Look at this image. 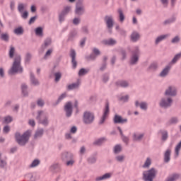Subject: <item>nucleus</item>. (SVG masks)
Segmentation results:
<instances>
[{
  "instance_id": "nucleus-1",
  "label": "nucleus",
  "mask_w": 181,
  "mask_h": 181,
  "mask_svg": "<svg viewBox=\"0 0 181 181\" xmlns=\"http://www.w3.org/2000/svg\"><path fill=\"white\" fill-rule=\"evenodd\" d=\"M21 62L22 57H21V55L16 54L12 66L8 70V74H11V76H13V74H16L17 73L22 74V73H23V67H22V65L21 64Z\"/></svg>"
},
{
  "instance_id": "nucleus-2",
  "label": "nucleus",
  "mask_w": 181,
  "mask_h": 181,
  "mask_svg": "<svg viewBox=\"0 0 181 181\" xmlns=\"http://www.w3.org/2000/svg\"><path fill=\"white\" fill-rule=\"evenodd\" d=\"M29 138H30V132L29 131L24 132L22 135L19 132L15 134L16 141L20 146H25L29 142Z\"/></svg>"
},
{
  "instance_id": "nucleus-3",
  "label": "nucleus",
  "mask_w": 181,
  "mask_h": 181,
  "mask_svg": "<svg viewBox=\"0 0 181 181\" xmlns=\"http://www.w3.org/2000/svg\"><path fill=\"white\" fill-rule=\"evenodd\" d=\"M158 175V170L155 168H152L150 170L144 171L143 173V180L144 181H153V179L156 177Z\"/></svg>"
},
{
  "instance_id": "nucleus-4",
  "label": "nucleus",
  "mask_w": 181,
  "mask_h": 181,
  "mask_svg": "<svg viewBox=\"0 0 181 181\" xmlns=\"http://www.w3.org/2000/svg\"><path fill=\"white\" fill-rule=\"evenodd\" d=\"M36 119L39 124H42L45 127H47V125H49V117L46 114H45L43 110H39L37 112Z\"/></svg>"
},
{
  "instance_id": "nucleus-5",
  "label": "nucleus",
  "mask_w": 181,
  "mask_h": 181,
  "mask_svg": "<svg viewBox=\"0 0 181 181\" xmlns=\"http://www.w3.org/2000/svg\"><path fill=\"white\" fill-rule=\"evenodd\" d=\"M173 105V99L171 97L165 96L160 99L159 102V105L160 108H170Z\"/></svg>"
},
{
  "instance_id": "nucleus-6",
  "label": "nucleus",
  "mask_w": 181,
  "mask_h": 181,
  "mask_svg": "<svg viewBox=\"0 0 181 181\" xmlns=\"http://www.w3.org/2000/svg\"><path fill=\"white\" fill-rule=\"evenodd\" d=\"M95 119V116L94 115V113L90 111L84 112L83 116V122L86 125H90V124H93V122H94Z\"/></svg>"
},
{
  "instance_id": "nucleus-7",
  "label": "nucleus",
  "mask_w": 181,
  "mask_h": 181,
  "mask_svg": "<svg viewBox=\"0 0 181 181\" xmlns=\"http://www.w3.org/2000/svg\"><path fill=\"white\" fill-rule=\"evenodd\" d=\"M71 11V6H66L64 7V9L59 13V23H63L66 19V16L69 15V13Z\"/></svg>"
},
{
  "instance_id": "nucleus-8",
  "label": "nucleus",
  "mask_w": 181,
  "mask_h": 181,
  "mask_svg": "<svg viewBox=\"0 0 181 181\" xmlns=\"http://www.w3.org/2000/svg\"><path fill=\"white\" fill-rule=\"evenodd\" d=\"M110 114V102L108 100H106L105 106L103 111V115L100 118V120L99 121V125H103L104 122H105V119H107V117H108V115Z\"/></svg>"
},
{
  "instance_id": "nucleus-9",
  "label": "nucleus",
  "mask_w": 181,
  "mask_h": 181,
  "mask_svg": "<svg viewBox=\"0 0 181 181\" xmlns=\"http://www.w3.org/2000/svg\"><path fill=\"white\" fill-rule=\"evenodd\" d=\"M84 12H86V8H84L83 1H77L76 4L75 14L78 15V16H81L82 15H84Z\"/></svg>"
},
{
  "instance_id": "nucleus-10",
  "label": "nucleus",
  "mask_w": 181,
  "mask_h": 181,
  "mask_svg": "<svg viewBox=\"0 0 181 181\" xmlns=\"http://www.w3.org/2000/svg\"><path fill=\"white\" fill-rule=\"evenodd\" d=\"M104 21L110 33H112V28H114V18L112 16H105L104 18Z\"/></svg>"
},
{
  "instance_id": "nucleus-11",
  "label": "nucleus",
  "mask_w": 181,
  "mask_h": 181,
  "mask_svg": "<svg viewBox=\"0 0 181 181\" xmlns=\"http://www.w3.org/2000/svg\"><path fill=\"white\" fill-rule=\"evenodd\" d=\"M165 95L167 97H176L177 95V89L175 86H169L165 91Z\"/></svg>"
},
{
  "instance_id": "nucleus-12",
  "label": "nucleus",
  "mask_w": 181,
  "mask_h": 181,
  "mask_svg": "<svg viewBox=\"0 0 181 181\" xmlns=\"http://www.w3.org/2000/svg\"><path fill=\"white\" fill-rule=\"evenodd\" d=\"M64 110L66 112V117L70 118L73 114V104L71 102H67L64 105Z\"/></svg>"
},
{
  "instance_id": "nucleus-13",
  "label": "nucleus",
  "mask_w": 181,
  "mask_h": 181,
  "mask_svg": "<svg viewBox=\"0 0 181 181\" xmlns=\"http://www.w3.org/2000/svg\"><path fill=\"white\" fill-rule=\"evenodd\" d=\"M113 122L114 124H127V122H128V119H124L122 118V116L115 115L113 118Z\"/></svg>"
},
{
  "instance_id": "nucleus-14",
  "label": "nucleus",
  "mask_w": 181,
  "mask_h": 181,
  "mask_svg": "<svg viewBox=\"0 0 181 181\" xmlns=\"http://www.w3.org/2000/svg\"><path fill=\"white\" fill-rule=\"evenodd\" d=\"M61 158L64 162H66L70 160V159H73L74 155H73L71 152L64 151L62 153Z\"/></svg>"
},
{
  "instance_id": "nucleus-15",
  "label": "nucleus",
  "mask_w": 181,
  "mask_h": 181,
  "mask_svg": "<svg viewBox=\"0 0 181 181\" xmlns=\"http://www.w3.org/2000/svg\"><path fill=\"white\" fill-rule=\"evenodd\" d=\"M78 33L77 32V30L74 29L71 30L68 35V38L66 40V42H74V39L77 37V35Z\"/></svg>"
},
{
  "instance_id": "nucleus-16",
  "label": "nucleus",
  "mask_w": 181,
  "mask_h": 181,
  "mask_svg": "<svg viewBox=\"0 0 181 181\" xmlns=\"http://www.w3.org/2000/svg\"><path fill=\"white\" fill-rule=\"evenodd\" d=\"M69 56L71 58L72 69H76L77 67V61L76 60V50L71 49Z\"/></svg>"
},
{
  "instance_id": "nucleus-17",
  "label": "nucleus",
  "mask_w": 181,
  "mask_h": 181,
  "mask_svg": "<svg viewBox=\"0 0 181 181\" xmlns=\"http://www.w3.org/2000/svg\"><path fill=\"white\" fill-rule=\"evenodd\" d=\"M116 87H122V88H127L129 87V83L125 80H119L115 82Z\"/></svg>"
},
{
  "instance_id": "nucleus-18",
  "label": "nucleus",
  "mask_w": 181,
  "mask_h": 181,
  "mask_svg": "<svg viewBox=\"0 0 181 181\" xmlns=\"http://www.w3.org/2000/svg\"><path fill=\"white\" fill-rule=\"evenodd\" d=\"M159 134L161 135V141H163V142H166L168 141V138H169V133L168 132V130L160 129L159 131Z\"/></svg>"
},
{
  "instance_id": "nucleus-19",
  "label": "nucleus",
  "mask_w": 181,
  "mask_h": 181,
  "mask_svg": "<svg viewBox=\"0 0 181 181\" xmlns=\"http://www.w3.org/2000/svg\"><path fill=\"white\" fill-rule=\"evenodd\" d=\"M144 136H145L144 134H138V133H134L132 138L133 141L134 142H141L142 139H144Z\"/></svg>"
},
{
  "instance_id": "nucleus-20",
  "label": "nucleus",
  "mask_w": 181,
  "mask_h": 181,
  "mask_svg": "<svg viewBox=\"0 0 181 181\" xmlns=\"http://www.w3.org/2000/svg\"><path fill=\"white\" fill-rule=\"evenodd\" d=\"M30 81L33 86H39L40 84L39 80L36 78L35 74H33V72L30 73Z\"/></svg>"
},
{
  "instance_id": "nucleus-21",
  "label": "nucleus",
  "mask_w": 181,
  "mask_h": 181,
  "mask_svg": "<svg viewBox=\"0 0 181 181\" xmlns=\"http://www.w3.org/2000/svg\"><path fill=\"white\" fill-rule=\"evenodd\" d=\"M117 130L119 131L121 138L123 141V142H124V144H126V145H128L129 142V138H128V136L124 135V133L122 132V129H121L120 127H117Z\"/></svg>"
},
{
  "instance_id": "nucleus-22",
  "label": "nucleus",
  "mask_w": 181,
  "mask_h": 181,
  "mask_svg": "<svg viewBox=\"0 0 181 181\" xmlns=\"http://www.w3.org/2000/svg\"><path fill=\"white\" fill-rule=\"evenodd\" d=\"M102 43L103 45H105L106 46H115V44L117 43V40L110 38L109 40H103L102 41Z\"/></svg>"
},
{
  "instance_id": "nucleus-23",
  "label": "nucleus",
  "mask_w": 181,
  "mask_h": 181,
  "mask_svg": "<svg viewBox=\"0 0 181 181\" xmlns=\"http://www.w3.org/2000/svg\"><path fill=\"white\" fill-rule=\"evenodd\" d=\"M180 178V174L173 173L171 175L168 176L165 181H177Z\"/></svg>"
},
{
  "instance_id": "nucleus-24",
  "label": "nucleus",
  "mask_w": 181,
  "mask_h": 181,
  "mask_svg": "<svg viewBox=\"0 0 181 181\" xmlns=\"http://www.w3.org/2000/svg\"><path fill=\"white\" fill-rule=\"evenodd\" d=\"M50 45H52V38L47 37L44 40V43L41 45V49L45 50V49H47Z\"/></svg>"
},
{
  "instance_id": "nucleus-25",
  "label": "nucleus",
  "mask_w": 181,
  "mask_h": 181,
  "mask_svg": "<svg viewBox=\"0 0 181 181\" xmlns=\"http://www.w3.org/2000/svg\"><path fill=\"white\" fill-rule=\"evenodd\" d=\"M111 176H112V174L111 173H107L104 174L102 176L97 177L95 178V181L107 180V179L111 178Z\"/></svg>"
},
{
  "instance_id": "nucleus-26",
  "label": "nucleus",
  "mask_w": 181,
  "mask_h": 181,
  "mask_svg": "<svg viewBox=\"0 0 181 181\" xmlns=\"http://www.w3.org/2000/svg\"><path fill=\"white\" fill-rule=\"evenodd\" d=\"M172 153V151L170 149H167L166 151L164 153V162L165 163H169L170 162V153Z\"/></svg>"
},
{
  "instance_id": "nucleus-27",
  "label": "nucleus",
  "mask_w": 181,
  "mask_h": 181,
  "mask_svg": "<svg viewBox=\"0 0 181 181\" xmlns=\"http://www.w3.org/2000/svg\"><path fill=\"white\" fill-rule=\"evenodd\" d=\"M87 162L89 165H93L97 162V153H94L87 158Z\"/></svg>"
},
{
  "instance_id": "nucleus-28",
  "label": "nucleus",
  "mask_w": 181,
  "mask_h": 181,
  "mask_svg": "<svg viewBox=\"0 0 181 181\" xmlns=\"http://www.w3.org/2000/svg\"><path fill=\"white\" fill-rule=\"evenodd\" d=\"M45 134V129H37L34 134V139H37L38 138H42Z\"/></svg>"
},
{
  "instance_id": "nucleus-29",
  "label": "nucleus",
  "mask_w": 181,
  "mask_h": 181,
  "mask_svg": "<svg viewBox=\"0 0 181 181\" xmlns=\"http://www.w3.org/2000/svg\"><path fill=\"white\" fill-rule=\"evenodd\" d=\"M170 71V66H165L163 71L160 73V77H166Z\"/></svg>"
},
{
  "instance_id": "nucleus-30",
  "label": "nucleus",
  "mask_w": 181,
  "mask_h": 181,
  "mask_svg": "<svg viewBox=\"0 0 181 181\" xmlns=\"http://www.w3.org/2000/svg\"><path fill=\"white\" fill-rule=\"evenodd\" d=\"M158 62L151 63L147 69V71H156L158 70Z\"/></svg>"
},
{
  "instance_id": "nucleus-31",
  "label": "nucleus",
  "mask_w": 181,
  "mask_h": 181,
  "mask_svg": "<svg viewBox=\"0 0 181 181\" xmlns=\"http://www.w3.org/2000/svg\"><path fill=\"white\" fill-rule=\"evenodd\" d=\"M138 62H139V57L136 55H132L130 58V64L132 66H135V64H138Z\"/></svg>"
},
{
  "instance_id": "nucleus-32",
  "label": "nucleus",
  "mask_w": 181,
  "mask_h": 181,
  "mask_svg": "<svg viewBox=\"0 0 181 181\" xmlns=\"http://www.w3.org/2000/svg\"><path fill=\"white\" fill-rule=\"evenodd\" d=\"M21 90L23 97H28L29 95V92H28V85L25 83L21 85Z\"/></svg>"
},
{
  "instance_id": "nucleus-33",
  "label": "nucleus",
  "mask_w": 181,
  "mask_h": 181,
  "mask_svg": "<svg viewBox=\"0 0 181 181\" xmlns=\"http://www.w3.org/2000/svg\"><path fill=\"white\" fill-rule=\"evenodd\" d=\"M169 36H170L169 34L160 35L156 39L155 43L156 45H159V43H160L162 40H165V39H166L167 37H169Z\"/></svg>"
},
{
  "instance_id": "nucleus-34",
  "label": "nucleus",
  "mask_w": 181,
  "mask_h": 181,
  "mask_svg": "<svg viewBox=\"0 0 181 181\" xmlns=\"http://www.w3.org/2000/svg\"><path fill=\"white\" fill-rule=\"evenodd\" d=\"M35 33L36 36H38V37H43V28L42 27H37L35 29Z\"/></svg>"
},
{
  "instance_id": "nucleus-35",
  "label": "nucleus",
  "mask_w": 181,
  "mask_h": 181,
  "mask_svg": "<svg viewBox=\"0 0 181 181\" xmlns=\"http://www.w3.org/2000/svg\"><path fill=\"white\" fill-rule=\"evenodd\" d=\"M139 105H140L141 110H144L145 111L146 110H148V105L146 104V103L142 102L139 105V101L136 100L135 102V107H139Z\"/></svg>"
},
{
  "instance_id": "nucleus-36",
  "label": "nucleus",
  "mask_w": 181,
  "mask_h": 181,
  "mask_svg": "<svg viewBox=\"0 0 181 181\" xmlns=\"http://www.w3.org/2000/svg\"><path fill=\"white\" fill-rule=\"evenodd\" d=\"M117 13L119 15V21L122 23L124 21H125V15H124V11H122V8H118Z\"/></svg>"
},
{
  "instance_id": "nucleus-37",
  "label": "nucleus",
  "mask_w": 181,
  "mask_h": 181,
  "mask_svg": "<svg viewBox=\"0 0 181 181\" xmlns=\"http://www.w3.org/2000/svg\"><path fill=\"white\" fill-rule=\"evenodd\" d=\"M53 76L54 77L55 83H59V81H60V80H62V72H60V71L54 72Z\"/></svg>"
},
{
  "instance_id": "nucleus-38",
  "label": "nucleus",
  "mask_w": 181,
  "mask_h": 181,
  "mask_svg": "<svg viewBox=\"0 0 181 181\" xmlns=\"http://www.w3.org/2000/svg\"><path fill=\"white\" fill-rule=\"evenodd\" d=\"M141 37V36L139 35V33H136V32H134L132 35H131V40L132 42H138V40Z\"/></svg>"
},
{
  "instance_id": "nucleus-39",
  "label": "nucleus",
  "mask_w": 181,
  "mask_h": 181,
  "mask_svg": "<svg viewBox=\"0 0 181 181\" xmlns=\"http://www.w3.org/2000/svg\"><path fill=\"white\" fill-rule=\"evenodd\" d=\"M176 21V17L173 16L167 20H165L163 23V25H170V23H173V22Z\"/></svg>"
},
{
  "instance_id": "nucleus-40",
  "label": "nucleus",
  "mask_w": 181,
  "mask_h": 181,
  "mask_svg": "<svg viewBox=\"0 0 181 181\" xmlns=\"http://www.w3.org/2000/svg\"><path fill=\"white\" fill-rule=\"evenodd\" d=\"M119 52V54L122 55V60H125V59H127V49L120 48Z\"/></svg>"
},
{
  "instance_id": "nucleus-41",
  "label": "nucleus",
  "mask_w": 181,
  "mask_h": 181,
  "mask_svg": "<svg viewBox=\"0 0 181 181\" xmlns=\"http://www.w3.org/2000/svg\"><path fill=\"white\" fill-rule=\"evenodd\" d=\"M30 60H32V54H30V52H28L25 56V64H29L30 63Z\"/></svg>"
},
{
  "instance_id": "nucleus-42",
  "label": "nucleus",
  "mask_w": 181,
  "mask_h": 181,
  "mask_svg": "<svg viewBox=\"0 0 181 181\" xmlns=\"http://www.w3.org/2000/svg\"><path fill=\"white\" fill-rule=\"evenodd\" d=\"M0 39L4 42H9V35L8 33H2L0 36Z\"/></svg>"
},
{
  "instance_id": "nucleus-43",
  "label": "nucleus",
  "mask_w": 181,
  "mask_h": 181,
  "mask_svg": "<svg viewBox=\"0 0 181 181\" xmlns=\"http://www.w3.org/2000/svg\"><path fill=\"white\" fill-rule=\"evenodd\" d=\"M90 71V69H86L84 68H81L78 71V76L79 77H81L82 76H86Z\"/></svg>"
},
{
  "instance_id": "nucleus-44",
  "label": "nucleus",
  "mask_w": 181,
  "mask_h": 181,
  "mask_svg": "<svg viewBox=\"0 0 181 181\" xmlns=\"http://www.w3.org/2000/svg\"><path fill=\"white\" fill-rule=\"evenodd\" d=\"M180 58H181V52L177 54L174 57V58H173V59H172V61H171V63H172L173 64H175L177 63V61H178Z\"/></svg>"
},
{
  "instance_id": "nucleus-45",
  "label": "nucleus",
  "mask_w": 181,
  "mask_h": 181,
  "mask_svg": "<svg viewBox=\"0 0 181 181\" xmlns=\"http://www.w3.org/2000/svg\"><path fill=\"white\" fill-rule=\"evenodd\" d=\"M122 151V147H121V145L117 144L115 146L114 148V153H115L116 155L121 153Z\"/></svg>"
},
{
  "instance_id": "nucleus-46",
  "label": "nucleus",
  "mask_w": 181,
  "mask_h": 181,
  "mask_svg": "<svg viewBox=\"0 0 181 181\" xmlns=\"http://www.w3.org/2000/svg\"><path fill=\"white\" fill-rule=\"evenodd\" d=\"M39 165H40V160L35 159L30 165V168H36V166H39Z\"/></svg>"
},
{
  "instance_id": "nucleus-47",
  "label": "nucleus",
  "mask_w": 181,
  "mask_h": 181,
  "mask_svg": "<svg viewBox=\"0 0 181 181\" xmlns=\"http://www.w3.org/2000/svg\"><path fill=\"white\" fill-rule=\"evenodd\" d=\"M8 56H9L10 59H13V56H15V47H13V46L10 47Z\"/></svg>"
},
{
  "instance_id": "nucleus-48",
  "label": "nucleus",
  "mask_w": 181,
  "mask_h": 181,
  "mask_svg": "<svg viewBox=\"0 0 181 181\" xmlns=\"http://www.w3.org/2000/svg\"><path fill=\"white\" fill-rule=\"evenodd\" d=\"M104 141H105V138H104V137L100 138V139L95 141L93 142V145H98V146L103 145V144H104Z\"/></svg>"
},
{
  "instance_id": "nucleus-49",
  "label": "nucleus",
  "mask_w": 181,
  "mask_h": 181,
  "mask_svg": "<svg viewBox=\"0 0 181 181\" xmlns=\"http://www.w3.org/2000/svg\"><path fill=\"white\" fill-rule=\"evenodd\" d=\"M64 98H66V93H62L57 99V100L56 101L54 105H57L59 104H60V103H62V100H64Z\"/></svg>"
},
{
  "instance_id": "nucleus-50",
  "label": "nucleus",
  "mask_w": 181,
  "mask_h": 181,
  "mask_svg": "<svg viewBox=\"0 0 181 181\" xmlns=\"http://www.w3.org/2000/svg\"><path fill=\"white\" fill-rule=\"evenodd\" d=\"M23 32H24V30H23V28L22 27H18L14 30V33L16 35H23Z\"/></svg>"
},
{
  "instance_id": "nucleus-51",
  "label": "nucleus",
  "mask_w": 181,
  "mask_h": 181,
  "mask_svg": "<svg viewBox=\"0 0 181 181\" xmlns=\"http://www.w3.org/2000/svg\"><path fill=\"white\" fill-rule=\"evenodd\" d=\"M52 53H53V49H49L45 54L44 55V60H47V57H49V56H52Z\"/></svg>"
},
{
  "instance_id": "nucleus-52",
  "label": "nucleus",
  "mask_w": 181,
  "mask_h": 181,
  "mask_svg": "<svg viewBox=\"0 0 181 181\" xmlns=\"http://www.w3.org/2000/svg\"><path fill=\"white\" fill-rule=\"evenodd\" d=\"M139 47H135L134 49L132 52V56H139Z\"/></svg>"
},
{
  "instance_id": "nucleus-53",
  "label": "nucleus",
  "mask_w": 181,
  "mask_h": 181,
  "mask_svg": "<svg viewBox=\"0 0 181 181\" xmlns=\"http://www.w3.org/2000/svg\"><path fill=\"white\" fill-rule=\"evenodd\" d=\"M78 87V83H75L72 84H69L67 86V90H74V88H77Z\"/></svg>"
},
{
  "instance_id": "nucleus-54",
  "label": "nucleus",
  "mask_w": 181,
  "mask_h": 181,
  "mask_svg": "<svg viewBox=\"0 0 181 181\" xmlns=\"http://www.w3.org/2000/svg\"><path fill=\"white\" fill-rule=\"evenodd\" d=\"M25 179H27L28 181H35L36 179L35 177H33V175L32 173H29L25 175Z\"/></svg>"
},
{
  "instance_id": "nucleus-55",
  "label": "nucleus",
  "mask_w": 181,
  "mask_h": 181,
  "mask_svg": "<svg viewBox=\"0 0 181 181\" xmlns=\"http://www.w3.org/2000/svg\"><path fill=\"white\" fill-rule=\"evenodd\" d=\"M86 59L88 60V62L90 61H94L95 59H97V57H95L93 53L90 54V55H88L86 57Z\"/></svg>"
},
{
  "instance_id": "nucleus-56",
  "label": "nucleus",
  "mask_w": 181,
  "mask_h": 181,
  "mask_svg": "<svg viewBox=\"0 0 181 181\" xmlns=\"http://www.w3.org/2000/svg\"><path fill=\"white\" fill-rule=\"evenodd\" d=\"M151 163H152V162L151 161V158H147L144 165H143V168H149V166H151Z\"/></svg>"
},
{
  "instance_id": "nucleus-57",
  "label": "nucleus",
  "mask_w": 181,
  "mask_h": 181,
  "mask_svg": "<svg viewBox=\"0 0 181 181\" xmlns=\"http://www.w3.org/2000/svg\"><path fill=\"white\" fill-rule=\"evenodd\" d=\"M177 117H172L168 122V125H172L173 124H177Z\"/></svg>"
},
{
  "instance_id": "nucleus-58",
  "label": "nucleus",
  "mask_w": 181,
  "mask_h": 181,
  "mask_svg": "<svg viewBox=\"0 0 181 181\" xmlns=\"http://www.w3.org/2000/svg\"><path fill=\"white\" fill-rule=\"evenodd\" d=\"M13 121V119L11 116H6L4 117V122L5 124H11Z\"/></svg>"
},
{
  "instance_id": "nucleus-59",
  "label": "nucleus",
  "mask_w": 181,
  "mask_h": 181,
  "mask_svg": "<svg viewBox=\"0 0 181 181\" xmlns=\"http://www.w3.org/2000/svg\"><path fill=\"white\" fill-rule=\"evenodd\" d=\"M18 11L20 13H22L25 11V4H19L18 6Z\"/></svg>"
},
{
  "instance_id": "nucleus-60",
  "label": "nucleus",
  "mask_w": 181,
  "mask_h": 181,
  "mask_svg": "<svg viewBox=\"0 0 181 181\" xmlns=\"http://www.w3.org/2000/svg\"><path fill=\"white\" fill-rule=\"evenodd\" d=\"M65 162H66V166H73V165H74V162H75L74 158H72L71 159H69Z\"/></svg>"
},
{
  "instance_id": "nucleus-61",
  "label": "nucleus",
  "mask_w": 181,
  "mask_h": 181,
  "mask_svg": "<svg viewBox=\"0 0 181 181\" xmlns=\"http://www.w3.org/2000/svg\"><path fill=\"white\" fill-rule=\"evenodd\" d=\"M37 105H38V107H44L45 106V100H43V99H42V98H39L37 100Z\"/></svg>"
},
{
  "instance_id": "nucleus-62",
  "label": "nucleus",
  "mask_w": 181,
  "mask_h": 181,
  "mask_svg": "<svg viewBox=\"0 0 181 181\" xmlns=\"http://www.w3.org/2000/svg\"><path fill=\"white\" fill-rule=\"evenodd\" d=\"M5 166H6V160L1 158V153H0V168H1V169H4Z\"/></svg>"
},
{
  "instance_id": "nucleus-63",
  "label": "nucleus",
  "mask_w": 181,
  "mask_h": 181,
  "mask_svg": "<svg viewBox=\"0 0 181 181\" xmlns=\"http://www.w3.org/2000/svg\"><path fill=\"white\" fill-rule=\"evenodd\" d=\"M93 54L97 57L98 56H100V54H101V52H100L99 49L97 48H93Z\"/></svg>"
},
{
  "instance_id": "nucleus-64",
  "label": "nucleus",
  "mask_w": 181,
  "mask_h": 181,
  "mask_svg": "<svg viewBox=\"0 0 181 181\" xmlns=\"http://www.w3.org/2000/svg\"><path fill=\"white\" fill-rule=\"evenodd\" d=\"M115 159L117 162L122 163L124 160V159H125V156H117L115 157Z\"/></svg>"
}]
</instances>
